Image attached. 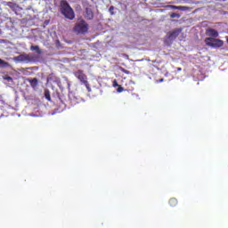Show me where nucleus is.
Returning <instances> with one entry per match:
<instances>
[{"label":"nucleus","instance_id":"obj_1","mask_svg":"<svg viewBox=\"0 0 228 228\" xmlns=\"http://www.w3.org/2000/svg\"><path fill=\"white\" fill-rule=\"evenodd\" d=\"M88 29L89 26L86 20H80L74 25V28H72V33L77 36H82L88 33Z\"/></svg>","mask_w":228,"mask_h":228},{"label":"nucleus","instance_id":"obj_2","mask_svg":"<svg viewBox=\"0 0 228 228\" xmlns=\"http://www.w3.org/2000/svg\"><path fill=\"white\" fill-rule=\"evenodd\" d=\"M61 14H63L64 18L69 20H73L75 18V14L69 4H68V2L63 0L61 1Z\"/></svg>","mask_w":228,"mask_h":228},{"label":"nucleus","instance_id":"obj_3","mask_svg":"<svg viewBox=\"0 0 228 228\" xmlns=\"http://www.w3.org/2000/svg\"><path fill=\"white\" fill-rule=\"evenodd\" d=\"M74 77H76V78H77L82 85L86 86L88 92H92L90 84H88V78L86 77V73H84V70L78 69L77 71L74 72Z\"/></svg>","mask_w":228,"mask_h":228},{"label":"nucleus","instance_id":"obj_4","mask_svg":"<svg viewBox=\"0 0 228 228\" xmlns=\"http://www.w3.org/2000/svg\"><path fill=\"white\" fill-rule=\"evenodd\" d=\"M205 45L213 49H218V48L223 47V45H224V42L218 38L207 37V38H205Z\"/></svg>","mask_w":228,"mask_h":228},{"label":"nucleus","instance_id":"obj_5","mask_svg":"<svg viewBox=\"0 0 228 228\" xmlns=\"http://www.w3.org/2000/svg\"><path fill=\"white\" fill-rule=\"evenodd\" d=\"M178 35H180V30H178V29L173 30V31H170L169 33H167V36L166 37V39L164 40V43L166 44V45L170 46L172 45V43L174 42V40H175L177 38Z\"/></svg>","mask_w":228,"mask_h":228},{"label":"nucleus","instance_id":"obj_6","mask_svg":"<svg viewBox=\"0 0 228 228\" xmlns=\"http://www.w3.org/2000/svg\"><path fill=\"white\" fill-rule=\"evenodd\" d=\"M14 61L29 62V61H31V58L29 57V55L28 53H21L20 55L14 57Z\"/></svg>","mask_w":228,"mask_h":228},{"label":"nucleus","instance_id":"obj_7","mask_svg":"<svg viewBox=\"0 0 228 228\" xmlns=\"http://www.w3.org/2000/svg\"><path fill=\"white\" fill-rule=\"evenodd\" d=\"M205 35L207 37H210L211 38H217L219 34L218 31H216V29L207 28V30L205 31Z\"/></svg>","mask_w":228,"mask_h":228},{"label":"nucleus","instance_id":"obj_8","mask_svg":"<svg viewBox=\"0 0 228 228\" xmlns=\"http://www.w3.org/2000/svg\"><path fill=\"white\" fill-rule=\"evenodd\" d=\"M86 20H92L93 18H94V14H93V10L90 7L86 8Z\"/></svg>","mask_w":228,"mask_h":228},{"label":"nucleus","instance_id":"obj_9","mask_svg":"<svg viewBox=\"0 0 228 228\" xmlns=\"http://www.w3.org/2000/svg\"><path fill=\"white\" fill-rule=\"evenodd\" d=\"M27 82L29 83V86H31V88H33V90H37V78H28L27 79Z\"/></svg>","mask_w":228,"mask_h":228},{"label":"nucleus","instance_id":"obj_10","mask_svg":"<svg viewBox=\"0 0 228 228\" xmlns=\"http://www.w3.org/2000/svg\"><path fill=\"white\" fill-rule=\"evenodd\" d=\"M29 51L36 52V53H37V54H41L42 53L41 49H39L38 45H31V46H29Z\"/></svg>","mask_w":228,"mask_h":228},{"label":"nucleus","instance_id":"obj_11","mask_svg":"<svg viewBox=\"0 0 228 228\" xmlns=\"http://www.w3.org/2000/svg\"><path fill=\"white\" fill-rule=\"evenodd\" d=\"M178 204L177 199L176 198H172L169 200V206L170 208H175Z\"/></svg>","mask_w":228,"mask_h":228},{"label":"nucleus","instance_id":"obj_12","mask_svg":"<svg viewBox=\"0 0 228 228\" xmlns=\"http://www.w3.org/2000/svg\"><path fill=\"white\" fill-rule=\"evenodd\" d=\"M44 97L45 98V100H47V102H51V92L49 90L44 91Z\"/></svg>","mask_w":228,"mask_h":228},{"label":"nucleus","instance_id":"obj_13","mask_svg":"<svg viewBox=\"0 0 228 228\" xmlns=\"http://www.w3.org/2000/svg\"><path fill=\"white\" fill-rule=\"evenodd\" d=\"M9 66V63L0 59V67L6 68Z\"/></svg>","mask_w":228,"mask_h":228},{"label":"nucleus","instance_id":"obj_14","mask_svg":"<svg viewBox=\"0 0 228 228\" xmlns=\"http://www.w3.org/2000/svg\"><path fill=\"white\" fill-rule=\"evenodd\" d=\"M6 6L13 10L15 8V4L12 2H7Z\"/></svg>","mask_w":228,"mask_h":228},{"label":"nucleus","instance_id":"obj_15","mask_svg":"<svg viewBox=\"0 0 228 228\" xmlns=\"http://www.w3.org/2000/svg\"><path fill=\"white\" fill-rule=\"evenodd\" d=\"M170 19H180V14L172 12V14H170Z\"/></svg>","mask_w":228,"mask_h":228},{"label":"nucleus","instance_id":"obj_16","mask_svg":"<svg viewBox=\"0 0 228 228\" xmlns=\"http://www.w3.org/2000/svg\"><path fill=\"white\" fill-rule=\"evenodd\" d=\"M172 9L183 11L184 9H186V7L172 5Z\"/></svg>","mask_w":228,"mask_h":228},{"label":"nucleus","instance_id":"obj_17","mask_svg":"<svg viewBox=\"0 0 228 228\" xmlns=\"http://www.w3.org/2000/svg\"><path fill=\"white\" fill-rule=\"evenodd\" d=\"M117 92H118V94H120L121 92H123V87L118 86V88H117Z\"/></svg>","mask_w":228,"mask_h":228},{"label":"nucleus","instance_id":"obj_18","mask_svg":"<svg viewBox=\"0 0 228 228\" xmlns=\"http://www.w3.org/2000/svg\"><path fill=\"white\" fill-rule=\"evenodd\" d=\"M113 10H114L113 6H110L109 8V12H110L111 15H113Z\"/></svg>","mask_w":228,"mask_h":228},{"label":"nucleus","instance_id":"obj_19","mask_svg":"<svg viewBox=\"0 0 228 228\" xmlns=\"http://www.w3.org/2000/svg\"><path fill=\"white\" fill-rule=\"evenodd\" d=\"M117 86H119L118 83H117V81H113V87H117Z\"/></svg>","mask_w":228,"mask_h":228},{"label":"nucleus","instance_id":"obj_20","mask_svg":"<svg viewBox=\"0 0 228 228\" xmlns=\"http://www.w3.org/2000/svg\"><path fill=\"white\" fill-rule=\"evenodd\" d=\"M156 82H157V83H163V82H164V79L161 78V79H159V80H157Z\"/></svg>","mask_w":228,"mask_h":228},{"label":"nucleus","instance_id":"obj_21","mask_svg":"<svg viewBox=\"0 0 228 228\" xmlns=\"http://www.w3.org/2000/svg\"><path fill=\"white\" fill-rule=\"evenodd\" d=\"M122 71L125 72V74H129V71L126 69H123Z\"/></svg>","mask_w":228,"mask_h":228},{"label":"nucleus","instance_id":"obj_22","mask_svg":"<svg viewBox=\"0 0 228 228\" xmlns=\"http://www.w3.org/2000/svg\"><path fill=\"white\" fill-rule=\"evenodd\" d=\"M225 42H226L227 45H228V37H225Z\"/></svg>","mask_w":228,"mask_h":228},{"label":"nucleus","instance_id":"obj_23","mask_svg":"<svg viewBox=\"0 0 228 228\" xmlns=\"http://www.w3.org/2000/svg\"><path fill=\"white\" fill-rule=\"evenodd\" d=\"M178 70H179V71H181V70H182V69H181V68H178Z\"/></svg>","mask_w":228,"mask_h":228},{"label":"nucleus","instance_id":"obj_24","mask_svg":"<svg viewBox=\"0 0 228 228\" xmlns=\"http://www.w3.org/2000/svg\"><path fill=\"white\" fill-rule=\"evenodd\" d=\"M227 34H228V30H227Z\"/></svg>","mask_w":228,"mask_h":228}]
</instances>
